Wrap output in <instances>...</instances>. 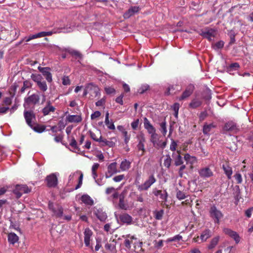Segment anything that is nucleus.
I'll return each instance as SVG.
<instances>
[{"instance_id":"obj_1","label":"nucleus","mask_w":253,"mask_h":253,"mask_svg":"<svg viewBox=\"0 0 253 253\" xmlns=\"http://www.w3.org/2000/svg\"><path fill=\"white\" fill-rule=\"evenodd\" d=\"M106 193L108 195V199L116 206L120 196L116 190L113 187H109L106 189Z\"/></svg>"},{"instance_id":"obj_2","label":"nucleus","mask_w":253,"mask_h":253,"mask_svg":"<svg viewBox=\"0 0 253 253\" xmlns=\"http://www.w3.org/2000/svg\"><path fill=\"white\" fill-rule=\"evenodd\" d=\"M48 207L53 212V216L58 218H61L63 216V209L62 207L58 205H54L52 203H49Z\"/></svg>"},{"instance_id":"obj_3","label":"nucleus","mask_w":253,"mask_h":253,"mask_svg":"<svg viewBox=\"0 0 253 253\" xmlns=\"http://www.w3.org/2000/svg\"><path fill=\"white\" fill-rule=\"evenodd\" d=\"M31 189L26 185H17L13 190L14 194L17 198H20L23 194L28 193Z\"/></svg>"},{"instance_id":"obj_4","label":"nucleus","mask_w":253,"mask_h":253,"mask_svg":"<svg viewBox=\"0 0 253 253\" xmlns=\"http://www.w3.org/2000/svg\"><path fill=\"white\" fill-rule=\"evenodd\" d=\"M40 100L39 95L33 94L29 97L25 98L24 106L25 108H29L31 105H35L38 103Z\"/></svg>"},{"instance_id":"obj_5","label":"nucleus","mask_w":253,"mask_h":253,"mask_svg":"<svg viewBox=\"0 0 253 253\" xmlns=\"http://www.w3.org/2000/svg\"><path fill=\"white\" fill-rule=\"evenodd\" d=\"M150 141L153 143L154 147L157 149H164L167 145V142L160 140L157 133L154 135V137L153 136H151Z\"/></svg>"},{"instance_id":"obj_6","label":"nucleus","mask_w":253,"mask_h":253,"mask_svg":"<svg viewBox=\"0 0 253 253\" xmlns=\"http://www.w3.org/2000/svg\"><path fill=\"white\" fill-rule=\"evenodd\" d=\"M156 180L153 175H150L148 179L144 183L139 185L137 187L138 190L140 191L147 190L151 186L156 182Z\"/></svg>"},{"instance_id":"obj_7","label":"nucleus","mask_w":253,"mask_h":253,"mask_svg":"<svg viewBox=\"0 0 253 253\" xmlns=\"http://www.w3.org/2000/svg\"><path fill=\"white\" fill-rule=\"evenodd\" d=\"M210 216L214 219L215 223H219V220L223 217L221 212L215 206L211 207L210 211Z\"/></svg>"},{"instance_id":"obj_8","label":"nucleus","mask_w":253,"mask_h":253,"mask_svg":"<svg viewBox=\"0 0 253 253\" xmlns=\"http://www.w3.org/2000/svg\"><path fill=\"white\" fill-rule=\"evenodd\" d=\"M119 172H120V170L117 169V163L116 162L112 163L107 167V171L105 173V177L109 178L113 174Z\"/></svg>"},{"instance_id":"obj_9","label":"nucleus","mask_w":253,"mask_h":253,"mask_svg":"<svg viewBox=\"0 0 253 253\" xmlns=\"http://www.w3.org/2000/svg\"><path fill=\"white\" fill-rule=\"evenodd\" d=\"M58 173H52L46 177V181L48 187H55L57 184Z\"/></svg>"},{"instance_id":"obj_10","label":"nucleus","mask_w":253,"mask_h":253,"mask_svg":"<svg viewBox=\"0 0 253 253\" xmlns=\"http://www.w3.org/2000/svg\"><path fill=\"white\" fill-rule=\"evenodd\" d=\"M138 143L137 145V148L138 151H141V156L144 155L145 149L144 146V143L145 142V138L143 134L141 133L137 136Z\"/></svg>"},{"instance_id":"obj_11","label":"nucleus","mask_w":253,"mask_h":253,"mask_svg":"<svg viewBox=\"0 0 253 253\" xmlns=\"http://www.w3.org/2000/svg\"><path fill=\"white\" fill-rule=\"evenodd\" d=\"M137 242L136 238H135L133 236H128L126 238L124 242V244L126 247V250H129L131 245H135Z\"/></svg>"},{"instance_id":"obj_12","label":"nucleus","mask_w":253,"mask_h":253,"mask_svg":"<svg viewBox=\"0 0 253 253\" xmlns=\"http://www.w3.org/2000/svg\"><path fill=\"white\" fill-rule=\"evenodd\" d=\"M24 116L27 125L31 127H32V121L35 119V116L33 112L32 111H25L24 112Z\"/></svg>"},{"instance_id":"obj_13","label":"nucleus","mask_w":253,"mask_h":253,"mask_svg":"<svg viewBox=\"0 0 253 253\" xmlns=\"http://www.w3.org/2000/svg\"><path fill=\"white\" fill-rule=\"evenodd\" d=\"M144 128L147 129L148 132L151 134V136L154 137V135L156 134L155 127L150 124V122L146 118H144Z\"/></svg>"},{"instance_id":"obj_14","label":"nucleus","mask_w":253,"mask_h":253,"mask_svg":"<svg viewBox=\"0 0 253 253\" xmlns=\"http://www.w3.org/2000/svg\"><path fill=\"white\" fill-rule=\"evenodd\" d=\"M91 89H94L95 90V96L98 95L100 93L99 89L98 86L92 83H89L85 86V88L84 89L83 96H86L89 92V90H91Z\"/></svg>"},{"instance_id":"obj_15","label":"nucleus","mask_w":253,"mask_h":253,"mask_svg":"<svg viewBox=\"0 0 253 253\" xmlns=\"http://www.w3.org/2000/svg\"><path fill=\"white\" fill-rule=\"evenodd\" d=\"M38 69L45 77L46 81L48 83H51L52 81V75L49 72V68L40 66L38 67Z\"/></svg>"},{"instance_id":"obj_16","label":"nucleus","mask_w":253,"mask_h":253,"mask_svg":"<svg viewBox=\"0 0 253 253\" xmlns=\"http://www.w3.org/2000/svg\"><path fill=\"white\" fill-rule=\"evenodd\" d=\"M199 174L201 177L209 178L213 175V172L208 167H205L199 170Z\"/></svg>"},{"instance_id":"obj_17","label":"nucleus","mask_w":253,"mask_h":253,"mask_svg":"<svg viewBox=\"0 0 253 253\" xmlns=\"http://www.w3.org/2000/svg\"><path fill=\"white\" fill-rule=\"evenodd\" d=\"M84 242L85 245L86 247H89L90 241L91 240V238L92 235V232L90 229H89L88 228H86L84 229Z\"/></svg>"},{"instance_id":"obj_18","label":"nucleus","mask_w":253,"mask_h":253,"mask_svg":"<svg viewBox=\"0 0 253 253\" xmlns=\"http://www.w3.org/2000/svg\"><path fill=\"white\" fill-rule=\"evenodd\" d=\"M140 10L139 6H132L124 14V17L126 19L129 18L131 16L137 13Z\"/></svg>"},{"instance_id":"obj_19","label":"nucleus","mask_w":253,"mask_h":253,"mask_svg":"<svg viewBox=\"0 0 253 253\" xmlns=\"http://www.w3.org/2000/svg\"><path fill=\"white\" fill-rule=\"evenodd\" d=\"M225 234L229 235L234 239L236 243H238L240 241V238L237 232L231 230L229 228H225L223 230Z\"/></svg>"},{"instance_id":"obj_20","label":"nucleus","mask_w":253,"mask_h":253,"mask_svg":"<svg viewBox=\"0 0 253 253\" xmlns=\"http://www.w3.org/2000/svg\"><path fill=\"white\" fill-rule=\"evenodd\" d=\"M93 213L101 221H105L107 218V214L101 209H96L94 211Z\"/></svg>"},{"instance_id":"obj_21","label":"nucleus","mask_w":253,"mask_h":253,"mask_svg":"<svg viewBox=\"0 0 253 253\" xmlns=\"http://www.w3.org/2000/svg\"><path fill=\"white\" fill-rule=\"evenodd\" d=\"M184 159L186 162L187 164L191 165V169L193 168V165L197 163V159L195 156H191L190 154L187 153L184 155Z\"/></svg>"},{"instance_id":"obj_22","label":"nucleus","mask_w":253,"mask_h":253,"mask_svg":"<svg viewBox=\"0 0 253 253\" xmlns=\"http://www.w3.org/2000/svg\"><path fill=\"white\" fill-rule=\"evenodd\" d=\"M194 90V86L189 85L186 90L183 92L182 95L179 98V100H183L188 97L192 93Z\"/></svg>"},{"instance_id":"obj_23","label":"nucleus","mask_w":253,"mask_h":253,"mask_svg":"<svg viewBox=\"0 0 253 253\" xmlns=\"http://www.w3.org/2000/svg\"><path fill=\"white\" fill-rule=\"evenodd\" d=\"M131 162L125 159L120 164V171H127L130 168Z\"/></svg>"},{"instance_id":"obj_24","label":"nucleus","mask_w":253,"mask_h":253,"mask_svg":"<svg viewBox=\"0 0 253 253\" xmlns=\"http://www.w3.org/2000/svg\"><path fill=\"white\" fill-rule=\"evenodd\" d=\"M216 127L213 123L208 124L206 123L203 126V132L205 134L209 135L212 129Z\"/></svg>"},{"instance_id":"obj_25","label":"nucleus","mask_w":253,"mask_h":253,"mask_svg":"<svg viewBox=\"0 0 253 253\" xmlns=\"http://www.w3.org/2000/svg\"><path fill=\"white\" fill-rule=\"evenodd\" d=\"M120 220L127 224H130L132 222V218L130 215L126 213H124L120 215Z\"/></svg>"},{"instance_id":"obj_26","label":"nucleus","mask_w":253,"mask_h":253,"mask_svg":"<svg viewBox=\"0 0 253 253\" xmlns=\"http://www.w3.org/2000/svg\"><path fill=\"white\" fill-rule=\"evenodd\" d=\"M154 194L156 196H160V199L166 202L168 197V193L166 191L162 192L161 190H155L153 192Z\"/></svg>"},{"instance_id":"obj_27","label":"nucleus","mask_w":253,"mask_h":253,"mask_svg":"<svg viewBox=\"0 0 253 253\" xmlns=\"http://www.w3.org/2000/svg\"><path fill=\"white\" fill-rule=\"evenodd\" d=\"M203 37L208 39L209 41H211L214 37L215 31L212 30H209L203 32L202 34Z\"/></svg>"},{"instance_id":"obj_28","label":"nucleus","mask_w":253,"mask_h":253,"mask_svg":"<svg viewBox=\"0 0 253 253\" xmlns=\"http://www.w3.org/2000/svg\"><path fill=\"white\" fill-rule=\"evenodd\" d=\"M81 201L85 205L91 206L93 204V200L87 194H84L82 196Z\"/></svg>"},{"instance_id":"obj_29","label":"nucleus","mask_w":253,"mask_h":253,"mask_svg":"<svg viewBox=\"0 0 253 253\" xmlns=\"http://www.w3.org/2000/svg\"><path fill=\"white\" fill-rule=\"evenodd\" d=\"M67 121L70 123H79L82 121V117L80 115H69L67 118Z\"/></svg>"},{"instance_id":"obj_30","label":"nucleus","mask_w":253,"mask_h":253,"mask_svg":"<svg viewBox=\"0 0 253 253\" xmlns=\"http://www.w3.org/2000/svg\"><path fill=\"white\" fill-rule=\"evenodd\" d=\"M224 129L227 131H236L237 128L234 123L232 122H228L224 127Z\"/></svg>"},{"instance_id":"obj_31","label":"nucleus","mask_w":253,"mask_h":253,"mask_svg":"<svg viewBox=\"0 0 253 253\" xmlns=\"http://www.w3.org/2000/svg\"><path fill=\"white\" fill-rule=\"evenodd\" d=\"M222 168L224 170V173L227 176L228 179L231 178V176L233 173L231 167L229 166L227 164L223 165Z\"/></svg>"},{"instance_id":"obj_32","label":"nucleus","mask_w":253,"mask_h":253,"mask_svg":"<svg viewBox=\"0 0 253 253\" xmlns=\"http://www.w3.org/2000/svg\"><path fill=\"white\" fill-rule=\"evenodd\" d=\"M211 236V232L209 229L204 230L200 236V239L203 242L206 241Z\"/></svg>"},{"instance_id":"obj_33","label":"nucleus","mask_w":253,"mask_h":253,"mask_svg":"<svg viewBox=\"0 0 253 253\" xmlns=\"http://www.w3.org/2000/svg\"><path fill=\"white\" fill-rule=\"evenodd\" d=\"M19 238L14 233H10L8 235V242L11 244H14L18 242Z\"/></svg>"},{"instance_id":"obj_34","label":"nucleus","mask_w":253,"mask_h":253,"mask_svg":"<svg viewBox=\"0 0 253 253\" xmlns=\"http://www.w3.org/2000/svg\"><path fill=\"white\" fill-rule=\"evenodd\" d=\"M124 195L123 194H120L119 198V202H118V204L117 205H118L119 207L122 209L126 210L127 208V205H126L124 202Z\"/></svg>"},{"instance_id":"obj_35","label":"nucleus","mask_w":253,"mask_h":253,"mask_svg":"<svg viewBox=\"0 0 253 253\" xmlns=\"http://www.w3.org/2000/svg\"><path fill=\"white\" fill-rule=\"evenodd\" d=\"M99 142L101 143L102 146H108L110 147H112L115 145V143L113 141L104 139L101 136H100V140Z\"/></svg>"},{"instance_id":"obj_36","label":"nucleus","mask_w":253,"mask_h":253,"mask_svg":"<svg viewBox=\"0 0 253 253\" xmlns=\"http://www.w3.org/2000/svg\"><path fill=\"white\" fill-rule=\"evenodd\" d=\"M219 238H220L219 236H216V237L213 238L211 241V242L208 246V249L209 250H211V249H212L214 248H215L219 242Z\"/></svg>"},{"instance_id":"obj_37","label":"nucleus","mask_w":253,"mask_h":253,"mask_svg":"<svg viewBox=\"0 0 253 253\" xmlns=\"http://www.w3.org/2000/svg\"><path fill=\"white\" fill-rule=\"evenodd\" d=\"M202 101L198 99H194L192 100L189 104V106L192 108H196L201 106Z\"/></svg>"},{"instance_id":"obj_38","label":"nucleus","mask_w":253,"mask_h":253,"mask_svg":"<svg viewBox=\"0 0 253 253\" xmlns=\"http://www.w3.org/2000/svg\"><path fill=\"white\" fill-rule=\"evenodd\" d=\"M55 110V108L48 104L46 106H45L42 110V113L44 114V115H48L50 112H54Z\"/></svg>"},{"instance_id":"obj_39","label":"nucleus","mask_w":253,"mask_h":253,"mask_svg":"<svg viewBox=\"0 0 253 253\" xmlns=\"http://www.w3.org/2000/svg\"><path fill=\"white\" fill-rule=\"evenodd\" d=\"M31 77L32 80L37 84L43 80L42 76L40 74H33L31 75Z\"/></svg>"},{"instance_id":"obj_40","label":"nucleus","mask_w":253,"mask_h":253,"mask_svg":"<svg viewBox=\"0 0 253 253\" xmlns=\"http://www.w3.org/2000/svg\"><path fill=\"white\" fill-rule=\"evenodd\" d=\"M80 174V171H76L74 173H71L68 178V183L71 184L73 183L74 180L78 177L79 174Z\"/></svg>"},{"instance_id":"obj_41","label":"nucleus","mask_w":253,"mask_h":253,"mask_svg":"<svg viewBox=\"0 0 253 253\" xmlns=\"http://www.w3.org/2000/svg\"><path fill=\"white\" fill-rule=\"evenodd\" d=\"M182 236L180 235H176L172 237L168 238L166 242L167 243H169L171 242H179L180 241L182 240Z\"/></svg>"},{"instance_id":"obj_42","label":"nucleus","mask_w":253,"mask_h":253,"mask_svg":"<svg viewBox=\"0 0 253 253\" xmlns=\"http://www.w3.org/2000/svg\"><path fill=\"white\" fill-rule=\"evenodd\" d=\"M99 164L98 163H94L91 168L92 176L94 179L97 177V174L96 172V170L98 169Z\"/></svg>"},{"instance_id":"obj_43","label":"nucleus","mask_w":253,"mask_h":253,"mask_svg":"<svg viewBox=\"0 0 253 253\" xmlns=\"http://www.w3.org/2000/svg\"><path fill=\"white\" fill-rule=\"evenodd\" d=\"M39 88L42 91L44 92L47 89V86L44 81H42L37 84Z\"/></svg>"},{"instance_id":"obj_44","label":"nucleus","mask_w":253,"mask_h":253,"mask_svg":"<svg viewBox=\"0 0 253 253\" xmlns=\"http://www.w3.org/2000/svg\"><path fill=\"white\" fill-rule=\"evenodd\" d=\"M164 213V211L161 210L160 211H154V216L157 220H161Z\"/></svg>"},{"instance_id":"obj_45","label":"nucleus","mask_w":253,"mask_h":253,"mask_svg":"<svg viewBox=\"0 0 253 253\" xmlns=\"http://www.w3.org/2000/svg\"><path fill=\"white\" fill-rule=\"evenodd\" d=\"M105 124L109 129L114 130L115 129V125L112 120H105Z\"/></svg>"},{"instance_id":"obj_46","label":"nucleus","mask_w":253,"mask_h":253,"mask_svg":"<svg viewBox=\"0 0 253 253\" xmlns=\"http://www.w3.org/2000/svg\"><path fill=\"white\" fill-rule=\"evenodd\" d=\"M105 249L111 253L114 252L115 249V245L113 243H107L105 246Z\"/></svg>"},{"instance_id":"obj_47","label":"nucleus","mask_w":253,"mask_h":253,"mask_svg":"<svg viewBox=\"0 0 253 253\" xmlns=\"http://www.w3.org/2000/svg\"><path fill=\"white\" fill-rule=\"evenodd\" d=\"M183 162L182 160V157L179 154L175 160L174 164L175 166H178L183 165Z\"/></svg>"},{"instance_id":"obj_48","label":"nucleus","mask_w":253,"mask_h":253,"mask_svg":"<svg viewBox=\"0 0 253 253\" xmlns=\"http://www.w3.org/2000/svg\"><path fill=\"white\" fill-rule=\"evenodd\" d=\"M53 32L51 31H48V32H41L39 33H37V36L38 38L44 37L46 36H49L52 35Z\"/></svg>"},{"instance_id":"obj_49","label":"nucleus","mask_w":253,"mask_h":253,"mask_svg":"<svg viewBox=\"0 0 253 253\" xmlns=\"http://www.w3.org/2000/svg\"><path fill=\"white\" fill-rule=\"evenodd\" d=\"M161 131L164 136H165L167 132V129L166 127V123L165 122H162L160 124Z\"/></svg>"},{"instance_id":"obj_50","label":"nucleus","mask_w":253,"mask_h":253,"mask_svg":"<svg viewBox=\"0 0 253 253\" xmlns=\"http://www.w3.org/2000/svg\"><path fill=\"white\" fill-rule=\"evenodd\" d=\"M171 159L170 158V156L169 155L167 156L164 162V165L165 167L169 168L171 165Z\"/></svg>"},{"instance_id":"obj_51","label":"nucleus","mask_w":253,"mask_h":253,"mask_svg":"<svg viewBox=\"0 0 253 253\" xmlns=\"http://www.w3.org/2000/svg\"><path fill=\"white\" fill-rule=\"evenodd\" d=\"M104 229L107 232L112 233L114 232L115 228L114 229H111V223H107L104 226Z\"/></svg>"},{"instance_id":"obj_52","label":"nucleus","mask_w":253,"mask_h":253,"mask_svg":"<svg viewBox=\"0 0 253 253\" xmlns=\"http://www.w3.org/2000/svg\"><path fill=\"white\" fill-rule=\"evenodd\" d=\"M224 45V42L222 41H219L212 45L213 48L216 50L221 48Z\"/></svg>"},{"instance_id":"obj_53","label":"nucleus","mask_w":253,"mask_h":253,"mask_svg":"<svg viewBox=\"0 0 253 253\" xmlns=\"http://www.w3.org/2000/svg\"><path fill=\"white\" fill-rule=\"evenodd\" d=\"M36 132L41 133L45 130V128L43 126H32V127Z\"/></svg>"},{"instance_id":"obj_54","label":"nucleus","mask_w":253,"mask_h":253,"mask_svg":"<svg viewBox=\"0 0 253 253\" xmlns=\"http://www.w3.org/2000/svg\"><path fill=\"white\" fill-rule=\"evenodd\" d=\"M176 197L178 199L181 200L186 198V195L183 192L178 191L176 193Z\"/></svg>"},{"instance_id":"obj_55","label":"nucleus","mask_w":253,"mask_h":253,"mask_svg":"<svg viewBox=\"0 0 253 253\" xmlns=\"http://www.w3.org/2000/svg\"><path fill=\"white\" fill-rule=\"evenodd\" d=\"M99 136L98 137L96 136V134L93 132H90V137L91 138L93 139L94 141H97V142H99L100 140V136H101L100 134V133H99Z\"/></svg>"},{"instance_id":"obj_56","label":"nucleus","mask_w":253,"mask_h":253,"mask_svg":"<svg viewBox=\"0 0 253 253\" xmlns=\"http://www.w3.org/2000/svg\"><path fill=\"white\" fill-rule=\"evenodd\" d=\"M125 178L124 174L117 175L113 178V180L116 182H119Z\"/></svg>"},{"instance_id":"obj_57","label":"nucleus","mask_w":253,"mask_h":253,"mask_svg":"<svg viewBox=\"0 0 253 253\" xmlns=\"http://www.w3.org/2000/svg\"><path fill=\"white\" fill-rule=\"evenodd\" d=\"M79 183L76 186L75 189H77L78 188H79L82 184V181H83V173L80 172V174H79Z\"/></svg>"},{"instance_id":"obj_58","label":"nucleus","mask_w":253,"mask_h":253,"mask_svg":"<svg viewBox=\"0 0 253 253\" xmlns=\"http://www.w3.org/2000/svg\"><path fill=\"white\" fill-rule=\"evenodd\" d=\"M139 122V119H136L131 123V126L133 129L135 130L137 129L138 126Z\"/></svg>"},{"instance_id":"obj_59","label":"nucleus","mask_w":253,"mask_h":253,"mask_svg":"<svg viewBox=\"0 0 253 253\" xmlns=\"http://www.w3.org/2000/svg\"><path fill=\"white\" fill-rule=\"evenodd\" d=\"M234 177L237 181V183L239 184L242 182V177L241 174L239 173H237L235 174Z\"/></svg>"},{"instance_id":"obj_60","label":"nucleus","mask_w":253,"mask_h":253,"mask_svg":"<svg viewBox=\"0 0 253 253\" xmlns=\"http://www.w3.org/2000/svg\"><path fill=\"white\" fill-rule=\"evenodd\" d=\"M37 38H38V36H37V34H34V35H30L28 37H25V39H24V40L26 42H28L32 40H33V39H37Z\"/></svg>"},{"instance_id":"obj_61","label":"nucleus","mask_w":253,"mask_h":253,"mask_svg":"<svg viewBox=\"0 0 253 253\" xmlns=\"http://www.w3.org/2000/svg\"><path fill=\"white\" fill-rule=\"evenodd\" d=\"M100 115L101 113L98 111H96L91 115L90 118L91 120H94L96 118L100 117Z\"/></svg>"},{"instance_id":"obj_62","label":"nucleus","mask_w":253,"mask_h":253,"mask_svg":"<svg viewBox=\"0 0 253 253\" xmlns=\"http://www.w3.org/2000/svg\"><path fill=\"white\" fill-rule=\"evenodd\" d=\"M105 90L107 94H112L114 93L115 92V90L114 88L110 87V86H107L105 87Z\"/></svg>"},{"instance_id":"obj_63","label":"nucleus","mask_w":253,"mask_h":253,"mask_svg":"<svg viewBox=\"0 0 253 253\" xmlns=\"http://www.w3.org/2000/svg\"><path fill=\"white\" fill-rule=\"evenodd\" d=\"M253 211V207H251V208L248 209V210H247L245 211L246 216L248 218L251 217L252 216Z\"/></svg>"},{"instance_id":"obj_64","label":"nucleus","mask_w":253,"mask_h":253,"mask_svg":"<svg viewBox=\"0 0 253 253\" xmlns=\"http://www.w3.org/2000/svg\"><path fill=\"white\" fill-rule=\"evenodd\" d=\"M62 84L65 85H69L70 84V80L68 77L64 76L62 78Z\"/></svg>"}]
</instances>
